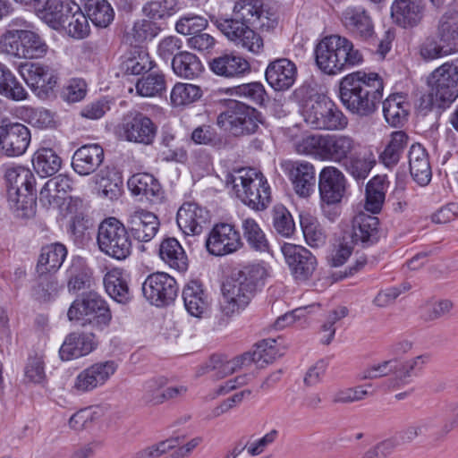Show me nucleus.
Wrapping results in <instances>:
<instances>
[{"label": "nucleus", "mask_w": 458, "mask_h": 458, "mask_svg": "<svg viewBox=\"0 0 458 458\" xmlns=\"http://www.w3.org/2000/svg\"><path fill=\"white\" fill-rule=\"evenodd\" d=\"M282 166L299 196L308 197L314 191L316 176L315 167L311 163L289 160L283 163Z\"/></svg>", "instance_id": "obj_19"}, {"label": "nucleus", "mask_w": 458, "mask_h": 458, "mask_svg": "<svg viewBox=\"0 0 458 458\" xmlns=\"http://www.w3.org/2000/svg\"><path fill=\"white\" fill-rule=\"evenodd\" d=\"M426 360L427 357L424 355H419L406 360L392 359V362H394V368H392V377L386 382L387 387L399 388L410 384L412 377L421 371Z\"/></svg>", "instance_id": "obj_26"}, {"label": "nucleus", "mask_w": 458, "mask_h": 458, "mask_svg": "<svg viewBox=\"0 0 458 458\" xmlns=\"http://www.w3.org/2000/svg\"><path fill=\"white\" fill-rule=\"evenodd\" d=\"M211 23L233 45L253 54H259L263 49L262 38L244 21L234 15L210 14Z\"/></svg>", "instance_id": "obj_5"}, {"label": "nucleus", "mask_w": 458, "mask_h": 458, "mask_svg": "<svg viewBox=\"0 0 458 458\" xmlns=\"http://www.w3.org/2000/svg\"><path fill=\"white\" fill-rule=\"evenodd\" d=\"M210 70L216 75L234 78L243 75L250 70L249 62L240 55L224 54L209 62Z\"/></svg>", "instance_id": "obj_33"}, {"label": "nucleus", "mask_w": 458, "mask_h": 458, "mask_svg": "<svg viewBox=\"0 0 458 458\" xmlns=\"http://www.w3.org/2000/svg\"><path fill=\"white\" fill-rule=\"evenodd\" d=\"M22 58L32 59L43 57L48 49L46 42L37 33L21 30Z\"/></svg>", "instance_id": "obj_55"}, {"label": "nucleus", "mask_w": 458, "mask_h": 458, "mask_svg": "<svg viewBox=\"0 0 458 458\" xmlns=\"http://www.w3.org/2000/svg\"><path fill=\"white\" fill-rule=\"evenodd\" d=\"M225 182L245 205L254 210H264L271 202V191L267 180L256 169L242 168L228 173Z\"/></svg>", "instance_id": "obj_3"}, {"label": "nucleus", "mask_w": 458, "mask_h": 458, "mask_svg": "<svg viewBox=\"0 0 458 458\" xmlns=\"http://www.w3.org/2000/svg\"><path fill=\"white\" fill-rule=\"evenodd\" d=\"M247 366L248 363L244 362L242 355L232 360H226L221 356L214 355L210 358L207 369L208 372H212L213 377L221 379L233 374L238 369Z\"/></svg>", "instance_id": "obj_53"}, {"label": "nucleus", "mask_w": 458, "mask_h": 458, "mask_svg": "<svg viewBox=\"0 0 458 458\" xmlns=\"http://www.w3.org/2000/svg\"><path fill=\"white\" fill-rule=\"evenodd\" d=\"M128 188L134 196H141L147 200L157 203L163 198V191L158 181L150 174L139 173L128 180Z\"/></svg>", "instance_id": "obj_32"}, {"label": "nucleus", "mask_w": 458, "mask_h": 458, "mask_svg": "<svg viewBox=\"0 0 458 458\" xmlns=\"http://www.w3.org/2000/svg\"><path fill=\"white\" fill-rule=\"evenodd\" d=\"M95 180L103 197L114 200L121 196L123 180L114 169L108 166L102 168L96 174Z\"/></svg>", "instance_id": "obj_41"}, {"label": "nucleus", "mask_w": 458, "mask_h": 458, "mask_svg": "<svg viewBox=\"0 0 458 458\" xmlns=\"http://www.w3.org/2000/svg\"><path fill=\"white\" fill-rule=\"evenodd\" d=\"M182 299L187 311L193 317L200 318L208 310V295L197 281H191L184 286Z\"/></svg>", "instance_id": "obj_34"}, {"label": "nucleus", "mask_w": 458, "mask_h": 458, "mask_svg": "<svg viewBox=\"0 0 458 458\" xmlns=\"http://www.w3.org/2000/svg\"><path fill=\"white\" fill-rule=\"evenodd\" d=\"M318 190L323 202L337 204L345 194L346 178L337 167L326 166L318 175Z\"/></svg>", "instance_id": "obj_18"}, {"label": "nucleus", "mask_w": 458, "mask_h": 458, "mask_svg": "<svg viewBox=\"0 0 458 458\" xmlns=\"http://www.w3.org/2000/svg\"><path fill=\"white\" fill-rule=\"evenodd\" d=\"M359 143L344 134H327L321 149V160L343 165L356 150Z\"/></svg>", "instance_id": "obj_20"}, {"label": "nucleus", "mask_w": 458, "mask_h": 458, "mask_svg": "<svg viewBox=\"0 0 458 458\" xmlns=\"http://www.w3.org/2000/svg\"><path fill=\"white\" fill-rule=\"evenodd\" d=\"M202 90L199 86L188 83H176L170 95L171 103L174 106L190 105L200 98Z\"/></svg>", "instance_id": "obj_60"}, {"label": "nucleus", "mask_w": 458, "mask_h": 458, "mask_svg": "<svg viewBox=\"0 0 458 458\" xmlns=\"http://www.w3.org/2000/svg\"><path fill=\"white\" fill-rule=\"evenodd\" d=\"M272 222L275 231L283 237H291L295 231V224L291 213L283 205L272 208Z\"/></svg>", "instance_id": "obj_61"}, {"label": "nucleus", "mask_w": 458, "mask_h": 458, "mask_svg": "<svg viewBox=\"0 0 458 458\" xmlns=\"http://www.w3.org/2000/svg\"><path fill=\"white\" fill-rule=\"evenodd\" d=\"M72 5L76 4L68 0H48L38 15L53 29L58 30L65 26L67 17L73 10Z\"/></svg>", "instance_id": "obj_36"}, {"label": "nucleus", "mask_w": 458, "mask_h": 458, "mask_svg": "<svg viewBox=\"0 0 458 458\" xmlns=\"http://www.w3.org/2000/svg\"><path fill=\"white\" fill-rule=\"evenodd\" d=\"M85 11L92 23L99 28H106L114 17V10L106 0H88Z\"/></svg>", "instance_id": "obj_50"}, {"label": "nucleus", "mask_w": 458, "mask_h": 458, "mask_svg": "<svg viewBox=\"0 0 458 458\" xmlns=\"http://www.w3.org/2000/svg\"><path fill=\"white\" fill-rule=\"evenodd\" d=\"M4 178L7 194L11 191H35V177L32 172L24 166L7 168Z\"/></svg>", "instance_id": "obj_42"}, {"label": "nucleus", "mask_w": 458, "mask_h": 458, "mask_svg": "<svg viewBox=\"0 0 458 458\" xmlns=\"http://www.w3.org/2000/svg\"><path fill=\"white\" fill-rule=\"evenodd\" d=\"M165 89V76L161 73H150L140 79L136 83L137 93L147 98L159 95Z\"/></svg>", "instance_id": "obj_62"}, {"label": "nucleus", "mask_w": 458, "mask_h": 458, "mask_svg": "<svg viewBox=\"0 0 458 458\" xmlns=\"http://www.w3.org/2000/svg\"><path fill=\"white\" fill-rule=\"evenodd\" d=\"M103 161V148L99 144H86L74 152L72 166L78 174L87 176L95 173Z\"/></svg>", "instance_id": "obj_24"}, {"label": "nucleus", "mask_w": 458, "mask_h": 458, "mask_svg": "<svg viewBox=\"0 0 458 458\" xmlns=\"http://www.w3.org/2000/svg\"><path fill=\"white\" fill-rule=\"evenodd\" d=\"M176 221L185 234L197 235L208 221V212L196 203L185 202L177 212Z\"/></svg>", "instance_id": "obj_27"}, {"label": "nucleus", "mask_w": 458, "mask_h": 458, "mask_svg": "<svg viewBox=\"0 0 458 458\" xmlns=\"http://www.w3.org/2000/svg\"><path fill=\"white\" fill-rule=\"evenodd\" d=\"M67 248L61 242L44 245L38 259L36 271L38 276L55 274L67 257Z\"/></svg>", "instance_id": "obj_29"}, {"label": "nucleus", "mask_w": 458, "mask_h": 458, "mask_svg": "<svg viewBox=\"0 0 458 458\" xmlns=\"http://www.w3.org/2000/svg\"><path fill=\"white\" fill-rule=\"evenodd\" d=\"M242 245L240 233L229 224L216 225L206 241L208 251L215 256L233 253Z\"/></svg>", "instance_id": "obj_15"}, {"label": "nucleus", "mask_w": 458, "mask_h": 458, "mask_svg": "<svg viewBox=\"0 0 458 458\" xmlns=\"http://www.w3.org/2000/svg\"><path fill=\"white\" fill-rule=\"evenodd\" d=\"M324 136L321 134L304 135L294 141V149L299 154L313 155L321 160L320 152L324 145Z\"/></svg>", "instance_id": "obj_63"}, {"label": "nucleus", "mask_w": 458, "mask_h": 458, "mask_svg": "<svg viewBox=\"0 0 458 458\" xmlns=\"http://www.w3.org/2000/svg\"><path fill=\"white\" fill-rule=\"evenodd\" d=\"M19 72L31 90L43 99L50 96L57 83V76L48 65L25 63L19 66Z\"/></svg>", "instance_id": "obj_12"}, {"label": "nucleus", "mask_w": 458, "mask_h": 458, "mask_svg": "<svg viewBox=\"0 0 458 458\" xmlns=\"http://www.w3.org/2000/svg\"><path fill=\"white\" fill-rule=\"evenodd\" d=\"M242 228L243 235L251 249L260 252L268 250V242L266 235L254 219H243Z\"/></svg>", "instance_id": "obj_56"}, {"label": "nucleus", "mask_w": 458, "mask_h": 458, "mask_svg": "<svg viewBox=\"0 0 458 458\" xmlns=\"http://www.w3.org/2000/svg\"><path fill=\"white\" fill-rule=\"evenodd\" d=\"M233 13L250 28L262 27L265 25L264 20H267L262 5L254 0L237 1L233 6Z\"/></svg>", "instance_id": "obj_39"}, {"label": "nucleus", "mask_w": 458, "mask_h": 458, "mask_svg": "<svg viewBox=\"0 0 458 458\" xmlns=\"http://www.w3.org/2000/svg\"><path fill=\"white\" fill-rule=\"evenodd\" d=\"M67 317L71 321L82 320L93 325L98 330L110 324L112 314L105 300L95 292H89L81 298L76 299L70 306Z\"/></svg>", "instance_id": "obj_7"}, {"label": "nucleus", "mask_w": 458, "mask_h": 458, "mask_svg": "<svg viewBox=\"0 0 458 458\" xmlns=\"http://www.w3.org/2000/svg\"><path fill=\"white\" fill-rule=\"evenodd\" d=\"M376 164L375 155L370 150L353 152L342 165L355 180L366 179Z\"/></svg>", "instance_id": "obj_37"}, {"label": "nucleus", "mask_w": 458, "mask_h": 458, "mask_svg": "<svg viewBox=\"0 0 458 458\" xmlns=\"http://www.w3.org/2000/svg\"><path fill=\"white\" fill-rule=\"evenodd\" d=\"M35 191H11L7 194L10 208L21 218H30L36 211Z\"/></svg>", "instance_id": "obj_43"}, {"label": "nucleus", "mask_w": 458, "mask_h": 458, "mask_svg": "<svg viewBox=\"0 0 458 458\" xmlns=\"http://www.w3.org/2000/svg\"><path fill=\"white\" fill-rule=\"evenodd\" d=\"M304 120L315 130L337 131L344 129L348 120L331 101L314 102L304 112Z\"/></svg>", "instance_id": "obj_9"}, {"label": "nucleus", "mask_w": 458, "mask_h": 458, "mask_svg": "<svg viewBox=\"0 0 458 458\" xmlns=\"http://www.w3.org/2000/svg\"><path fill=\"white\" fill-rule=\"evenodd\" d=\"M378 218L360 213L352 221V231L350 237L355 242H360L363 246L372 245L379 240Z\"/></svg>", "instance_id": "obj_30"}, {"label": "nucleus", "mask_w": 458, "mask_h": 458, "mask_svg": "<svg viewBox=\"0 0 458 458\" xmlns=\"http://www.w3.org/2000/svg\"><path fill=\"white\" fill-rule=\"evenodd\" d=\"M159 256L170 267L183 272L188 267V259L175 238L165 239L159 246Z\"/></svg>", "instance_id": "obj_38"}, {"label": "nucleus", "mask_w": 458, "mask_h": 458, "mask_svg": "<svg viewBox=\"0 0 458 458\" xmlns=\"http://www.w3.org/2000/svg\"><path fill=\"white\" fill-rule=\"evenodd\" d=\"M429 96L438 105L450 104L458 98V59L446 62L428 77Z\"/></svg>", "instance_id": "obj_8"}, {"label": "nucleus", "mask_w": 458, "mask_h": 458, "mask_svg": "<svg viewBox=\"0 0 458 458\" xmlns=\"http://www.w3.org/2000/svg\"><path fill=\"white\" fill-rule=\"evenodd\" d=\"M200 442V437H194L187 443H184V437H171L139 451L134 458H157L172 449H175L173 458H185Z\"/></svg>", "instance_id": "obj_21"}, {"label": "nucleus", "mask_w": 458, "mask_h": 458, "mask_svg": "<svg viewBox=\"0 0 458 458\" xmlns=\"http://www.w3.org/2000/svg\"><path fill=\"white\" fill-rule=\"evenodd\" d=\"M281 251L296 281L306 282L313 276L317 270L318 260L311 251L303 246L293 243H284Z\"/></svg>", "instance_id": "obj_11"}, {"label": "nucleus", "mask_w": 458, "mask_h": 458, "mask_svg": "<svg viewBox=\"0 0 458 458\" xmlns=\"http://www.w3.org/2000/svg\"><path fill=\"white\" fill-rule=\"evenodd\" d=\"M387 182L383 176L373 177L366 186L365 208L373 214L378 213L386 198Z\"/></svg>", "instance_id": "obj_48"}, {"label": "nucleus", "mask_w": 458, "mask_h": 458, "mask_svg": "<svg viewBox=\"0 0 458 458\" xmlns=\"http://www.w3.org/2000/svg\"><path fill=\"white\" fill-rule=\"evenodd\" d=\"M438 38L445 47L451 48V53L455 52L458 40V22L442 18L438 27Z\"/></svg>", "instance_id": "obj_64"}, {"label": "nucleus", "mask_w": 458, "mask_h": 458, "mask_svg": "<svg viewBox=\"0 0 458 458\" xmlns=\"http://www.w3.org/2000/svg\"><path fill=\"white\" fill-rule=\"evenodd\" d=\"M423 12L422 0H395L391 8L392 17L403 28L416 26L421 21Z\"/></svg>", "instance_id": "obj_31"}, {"label": "nucleus", "mask_w": 458, "mask_h": 458, "mask_svg": "<svg viewBox=\"0 0 458 458\" xmlns=\"http://www.w3.org/2000/svg\"><path fill=\"white\" fill-rule=\"evenodd\" d=\"M153 65V61L145 49L134 48L124 56L121 69L125 74L139 75L150 71Z\"/></svg>", "instance_id": "obj_47"}, {"label": "nucleus", "mask_w": 458, "mask_h": 458, "mask_svg": "<svg viewBox=\"0 0 458 458\" xmlns=\"http://www.w3.org/2000/svg\"><path fill=\"white\" fill-rule=\"evenodd\" d=\"M30 142V131L21 123L0 122V150L8 157L22 155Z\"/></svg>", "instance_id": "obj_16"}, {"label": "nucleus", "mask_w": 458, "mask_h": 458, "mask_svg": "<svg viewBox=\"0 0 458 458\" xmlns=\"http://www.w3.org/2000/svg\"><path fill=\"white\" fill-rule=\"evenodd\" d=\"M383 113L386 123L398 127L403 124L407 117L403 98L401 95H391L383 102Z\"/></svg>", "instance_id": "obj_52"}, {"label": "nucleus", "mask_w": 458, "mask_h": 458, "mask_svg": "<svg viewBox=\"0 0 458 458\" xmlns=\"http://www.w3.org/2000/svg\"><path fill=\"white\" fill-rule=\"evenodd\" d=\"M300 224L306 242L310 247H319L326 242V235L317 219L308 214L300 215Z\"/></svg>", "instance_id": "obj_59"}, {"label": "nucleus", "mask_w": 458, "mask_h": 458, "mask_svg": "<svg viewBox=\"0 0 458 458\" xmlns=\"http://www.w3.org/2000/svg\"><path fill=\"white\" fill-rule=\"evenodd\" d=\"M411 174L420 185H427L431 180V168L425 148L420 144L411 145L409 151Z\"/></svg>", "instance_id": "obj_35"}, {"label": "nucleus", "mask_w": 458, "mask_h": 458, "mask_svg": "<svg viewBox=\"0 0 458 458\" xmlns=\"http://www.w3.org/2000/svg\"><path fill=\"white\" fill-rule=\"evenodd\" d=\"M315 61L318 69L326 74L335 75L348 67L363 62L360 50L351 40L339 35L321 39L315 48Z\"/></svg>", "instance_id": "obj_2"}, {"label": "nucleus", "mask_w": 458, "mask_h": 458, "mask_svg": "<svg viewBox=\"0 0 458 458\" xmlns=\"http://www.w3.org/2000/svg\"><path fill=\"white\" fill-rule=\"evenodd\" d=\"M407 140L408 136L402 131L392 133L389 143L379 156L386 166L391 167L398 163L401 154L407 145Z\"/></svg>", "instance_id": "obj_54"}, {"label": "nucleus", "mask_w": 458, "mask_h": 458, "mask_svg": "<svg viewBox=\"0 0 458 458\" xmlns=\"http://www.w3.org/2000/svg\"><path fill=\"white\" fill-rule=\"evenodd\" d=\"M221 291L220 310L226 317L245 309L254 296V293L233 276L222 284Z\"/></svg>", "instance_id": "obj_17"}, {"label": "nucleus", "mask_w": 458, "mask_h": 458, "mask_svg": "<svg viewBox=\"0 0 458 458\" xmlns=\"http://www.w3.org/2000/svg\"><path fill=\"white\" fill-rule=\"evenodd\" d=\"M296 74L295 64L286 58L271 62L265 73L267 83L277 91L290 89L296 80Z\"/></svg>", "instance_id": "obj_25"}, {"label": "nucleus", "mask_w": 458, "mask_h": 458, "mask_svg": "<svg viewBox=\"0 0 458 458\" xmlns=\"http://www.w3.org/2000/svg\"><path fill=\"white\" fill-rule=\"evenodd\" d=\"M96 347L97 343L92 333L72 332L65 337L59 353L63 360H71L89 354Z\"/></svg>", "instance_id": "obj_28"}, {"label": "nucleus", "mask_w": 458, "mask_h": 458, "mask_svg": "<svg viewBox=\"0 0 458 458\" xmlns=\"http://www.w3.org/2000/svg\"><path fill=\"white\" fill-rule=\"evenodd\" d=\"M172 68L180 77L193 79L202 72V64L199 59L190 52H180L172 60Z\"/></svg>", "instance_id": "obj_49"}, {"label": "nucleus", "mask_w": 458, "mask_h": 458, "mask_svg": "<svg viewBox=\"0 0 458 458\" xmlns=\"http://www.w3.org/2000/svg\"><path fill=\"white\" fill-rule=\"evenodd\" d=\"M116 369L117 364L114 360L96 362L76 376L72 387L80 394L92 392L104 386Z\"/></svg>", "instance_id": "obj_13"}, {"label": "nucleus", "mask_w": 458, "mask_h": 458, "mask_svg": "<svg viewBox=\"0 0 458 458\" xmlns=\"http://www.w3.org/2000/svg\"><path fill=\"white\" fill-rule=\"evenodd\" d=\"M68 290L76 293L90 287L91 274L83 259L77 257L72 259V264L67 269Z\"/></svg>", "instance_id": "obj_45"}, {"label": "nucleus", "mask_w": 458, "mask_h": 458, "mask_svg": "<svg viewBox=\"0 0 458 458\" xmlns=\"http://www.w3.org/2000/svg\"><path fill=\"white\" fill-rule=\"evenodd\" d=\"M73 10L71 12L65 21V26L63 28L67 30V33L75 38H83L88 36L89 32V26L88 22L87 14L83 13L80 6L72 5Z\"/></svg>", "instance_id": "obj_58"}, {"label": "nucleus", "mask_w": 458, "mask_h": 458, "mask_svg": "<svg viewBox=\"0 0 458 458\" xmlns=\"http://www.w3.org/2000/svg\"><path fill=\"white\" fill-rule=\"evenodd\" d=\"M97 242L99 250L114 259L124 260L131 253L129 233L114 217H109L99 225Z\"/></svg>", "instance_id": "obj_6"}, {"label": "nucleus", "mask_w": 458, "mask_h": 458, "mask_svg": "<svg viewBox=\"0 0 458 458\" xmlns=\"http://www.w3.org/2000/svg\"><path fill=\"white\" fill-rule=\"evenodd\" d=\"M178 291L179 287L175 279L163 272L149 275L142 284L144 297L157 307L172 303L175 300Z\"/></svg>", "instance_id": "obj_10"}, {"label": "nucleus", "mask_w": 458, "mask_h": 458, "mask_svg": "<svg viewBox=\"0 0 458 458\" xmlns=\"http://www.w3.org/2000/svg\"><path fill=\"white\" fill-rule=\"evenodd\" d=\"M262 122L260 112L236 100H228L225 110L216 118L217 126L234 136L255 133Z\"/></svg>", "instance_id": "obj_4"}, {"label": "nucleus", "mask_w": 458, "mask_h": 458, "mask_svg": "<svg viewBox=\"0 0 458 458\" xmlns=\"http://www.w3.org/2000/svg\"><path fill=\"white\" fill-rule=\"evenodd\" d=\"M179 9L177 0H148L142 12L150 19L160 20L174 15Z\"/></svg>", "instance_id": "obj_57"}, {"label": "nucleus", "mask_w": 458, "mask_h": 458, "mask_svg": "<svg viewBox=\"0 0 458 458\" xmlns=\"http://www.w3.org/2000/svg\"><path fill=\"white\" fill-rule=\"evenodd\" d=\"M384 83L376 72L358 71L344 76L339 85L343 105L352 114H373L383 98Z\"/></svg>", "instance_id": "obj_1"}, {"label": "nucleus", "mask_w": 458, "mask_h": 458, "mask_svg": "<svg viewBox=\"0 0 458 458\" xmlns=\"http://www.w3.org/2000/svg\"><path fill=\"white\" fill-rule=\"evenodd\" d=\"M32 164L40 176H52L59 171L62 159L52 148H42L34 154Z\"/></svg>", "instance_id": "obj_44"}, {"label": "nucleus", "mask_w": 458, "mask_h": 458, "mask_svg": "<svg viewBox=\"0 0 458 458\" xmlns=\"http://www.w3.org/2000/svg\"><path fill=\"white\" fill-rule=\"evenodd\" d=\"M104 286L108 295L119 303H127L131 300L129 286L118 270H112L104 277Z\"/></svg>", "instance_id": "obj_51"}, {"label": "nucleus", "mask_w": 458, "mask_h": 458, "mask_svg": "<svg viewBox=\"0 0 458 458\" xmlns=\"http://www.w3.org/2000/svg\"><path fill=\"white\" fill-rule=\"evenodd\" d=\"M279 351L276 347V339H265L258 343L251 352H246L242 355L244 362L248 366L254 363L259 368H263L266 365L272 363L278 356Z\"/></svg>", "instance_id": "obj_40"}, {"label": "nucleus", "mask_w": 458, "mask_h": 458, "mask_svg": "<svg viewBox=\"0 0 458 458\" xmlns=\"http://www.w3.org/2000/svg\"><path fill=\"white\" fill-rule=\"evenodd\" d=\"M267 276V269L261 264H249L235 272L232 276L244 287L255 293L258 287L263 285Z\"/></svg>", "instance_id": "obj_46"}, {"label": "nucleus", "mask_w": 458, "mask_h": 458, "mask_svg": "<svg viewBox=\"0 0 458 458\" xmlns=\"http://www.w3.org/2000/svg\"><path fill=\"white\" fill-rule=\"evenodd\" d=\"M157 216L148 210L138 209L129 215L128 226L132 237L138 242L151 241L159 229Z\"/></svg>", "instance_id": "obj_23"}, {"label": "nucleus", "mask_w": 458, "mask_h": 458, "mask_svg": "<svg viewBox=\"0 0 458 458\" xmlns=\"http://www.w3.org/2000/svg\"><path fill=\"white\" fill-rule=\"evenodd\" d=\"M344 28L352 35L367 40L374 35V24L369 12L362 6H349L341 16Z\"/></svg>", "instance_id": "obj_22"}, {"label": "nucleus", "mask_w": 458, "mask_h": 458, "mask_svg": "<svg viewBox=\"0 0 458 458\" xmlns=\"http://www.w3.org/2000/svg\"><path fill=\"white\" fill-rule=\"evenodd\" d=\"M120 130L126 140L143 145L151 144L157 133V127L151 119L139 112L126 114Z\"/></svg>", "instance_id": "obj_14"}]
</instances>
